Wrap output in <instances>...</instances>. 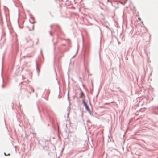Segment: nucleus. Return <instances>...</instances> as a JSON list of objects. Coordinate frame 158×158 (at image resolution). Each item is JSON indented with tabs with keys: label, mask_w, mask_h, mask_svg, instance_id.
<instances>
[{
	"label": "nucleus",
	"mask_w": 158,
	"mask_h": 158,
	"mask_svg": "<svg viewBox=\"0 0 158 158\" xmlns=\"http://www.w3.org/2000/svg\"><path fill=\"white\" fill-rule=\"evenodd\" d=\"M139 19L140 20H141V19L140 18H139Z\"/></svg>",
	"instance_id": "5"
},
{
	"label": "nucleus",
	"mask_w": 158,
	"mask_h": 158,
	"mask_svg": "<svg viewBox=\"0 0 158 158\" xmlns=\"http://www.w3.org/2000/svg\"><path fill=\"white\" fill-rule=\"evenodd\" d=\"M83 104L85 106L87 105V104L85 102V100H83Z\"/></svg>",
	"instance_id": "1"
},
{
	"label": "nucleus",
	"mask_w": 158,
	"mask_h": 158,
	"mask_svg": "<svg viewBox=\"0 0 158 158\" xmlns=\"http://www.w3.org/2000/svg\"><path fill=\"white\" fill-rule=\"evenodd\" d=\"M84 95V94L83 92H81V93L80 97H81Z\"/></svg>",
	"instance_id": "2"
},
{
	"label": "nucleus",
	"mask_w": 158,
	"mask_h": 158,
	"mask_svg": "<svg viewBox=\"0 0 158 158\" xmlns=\"http://www.w3.org/2000/svg\"><path fill=\"white\" fill-rule=\"evenodd\" d=\"M85 108L87 110H89V108L88 107V106L87 105L86 106H85Z\"/></svg>",
	"instance_id": "3"
},
{
	"label": "nucleus",
	"mask_w": 158,
	"mask_h": 158,
	"mask_svg": "<svg viewBox=\"0 0 158 158\" xmlns=\"http://www.w3.org/2000/svg\"><path fill=\"white\" fill-rule=\"evenodd\" d=\"M4 154L5 156H7V155H10V153H9L8 154H7V155H6V153H4Z\"/></svg>",
	"instance_id": "4"
}]
</instances>
